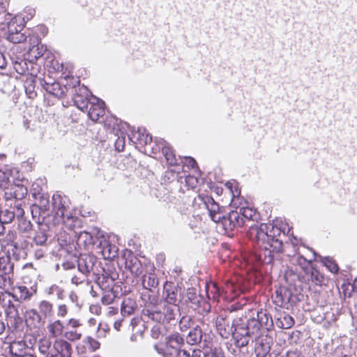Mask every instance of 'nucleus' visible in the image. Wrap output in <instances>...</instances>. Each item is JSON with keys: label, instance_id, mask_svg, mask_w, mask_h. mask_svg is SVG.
I'll use <instances>...</instances> for the list:
<instances>
[{"label": "nucleus", "instance_id": "f257e3e1", "mask_svg": "<svg viewBox=\"0 0 357 357\" xmlns=\"http://www.w3.org/2000/svg\"><path fill=\"white\" fill-rule=\"evenodd\" d=\"M238 213L245 222H254L259 218L256 210L250 207L240 208ZM245 225L249 227L247 236L253 242V250L248 257V263L271 264L274 254L280 253L283 250L281 229L265 223H252L250 225L245 223ZM282 236H284V234Z\"/></svg>", "mask_w": 357, "mask_h": 357}, {"label": "nucleus", "instance_id": "f03ea898", "mask_svg": "<svg viewBox=\"0 0 357 357\" xmlns=\"http://www.w3.org/2000/svg\"><path fill=\"white\" fill-rule=\"evenodd\" d=\"M248 310V314L233 319L231 324L222 315L218 316L215 321L220 335L225 339L232 336L238 348L248 345L252 335L259 334L262 328L272 325L267 310Z\"/></svg>", "mask_w": 357, "mask_h": 357}, {"label": "nucleus", "instance_id": "7ed1b4c3", "mask_svg": "<svg viewBox=\"0 0 357 357\" xmlns=\"http://www.w3.org/2000/svg\"><path fill=\"white\" fill-rule=\"evenodd\" d=\"M163 314L165 323L177 320L181 316L180 303L183 300V290L172 282H165L162 295Z\"/></svg>", "mask_w": 357, "mask_h": 357}, {"label": "nucleus", "instance_id": "20e7f679", "mask_svg": "<svg viewBox=\"0 0 357 357\" xmlns=\"http://www.w3.org/2000/svg\"><path fill=\"white\" fill-rule=\"evenodd\" d=\"M69 198L59 192L53 195L52 198V224L54 226L60 224L71 228L75 226L77 218L75 216L70 208Z\"/></svg>", "mask_w": 357, "mask_h": 357}, {"label": "nucleus", "instance_id": "39448f33", "mask_svg": "<svg viewBox=\"0 0 357 357\" xmlns=\"http://www.w3.org/2000/svg\"><path fill=\"white\" fill-rule=\"evenodd\" d=\"M153 291L143 290L140 293V300L143 306L142 317L155 323H165L163 310L160 307L161 301Z\"/></svg>", "mask_w": 357, "mask_h": 357}, {"label": "nucleus", "instance_id": "423d86ee", "mask_svg": "<svg viewBox=\"0 0 357 357\" xmlns=\"http://www.w3.org/2000/svg\"><path fill=\"white\" fill-rule=\"evenodd\" d=\"M49 80H51L50 77ZM39 83L47 93L56 98H62L69 89H73L79 84V80L77 77H68L61 79V82H53L39 79Z\"/></svg>", "mask_w": 357, "mask_h": 357}, {"label": "nucleus", "instance_id": "0eeeda50", "mask_svg": "<svg viewBox=\"0 0 357 357\" xmlns=\"http://www.w3.org/2000/svg\"><path fill=\"white\" fill-rule=\"evenodd\" d=\"M204 324L199 321V324L191 327V330L187 333L185 342L191 346L199 345L200 347H208L210 343V336L204 329Z\"/></svg>", "mask_w": 357, "mask_h": 357}, {"label": "nucleus", "instance_id": "6e6552de", "mask_svg": "<svg viewBox=\"0 0 357 357\" xmlns=\"http://www.w3.org/2000/svg\"><path fill=\"white\" fill-rule=\"evenodd\" d=\"M269 322L272 324L271 326L262 328L259 334L254 335L250 338L252 342H253V338L255 340V352L257 357H266L269 354L273 344V340L271 336L262 335L264 331H268L273 326V321L271 315Z\"/></svg>", "mask_w": 357, "mask_h": 357}, {"label": "nucleus", "instance_id": "1a4fd4ad", "mask_svg": "<svg viewBox=\"0 0 357 357\" xmlns=\"http://www.w3.org/2000/svg\"><path fill=\"white\" fill-rule=\"evenodd\" d=\"M101 263L93 255L81 254L77 260L78 271L89 275L92 273L98 274Z\"/></svg>", "mask_w": 357, "mask_h": 357}, {"label": "nucleus", "instance_id": "9d476101", "mask_svg": "<svg viewBox=\"0 0 357 357\" xmlns=\"http://www.w3.org/2000/svg\"><path fill=\"white\" fill-rule=\"evenodd\" d=\"M4 24L7 25L8 33L6 38L13 43H20L26 40V34L24 31V25L21 22L18 23L16 17H10L8 22Z\"/></svg>", "mask_w": 357, "mask_h": 357}, {"label": "nucleus", "instance_id": "9b49d317", "mask_svg": "<svg viewBox=\"0 0 357 357\" xmlns=\"http://www.w3.org/2000/svg\"><path fill=\"white\" fill-rule=\"evenodd\" d=\"M75 91L73 93V101L75 105L80 110L84 112L88 110L89 105L93 102V97L91 93L84 85L79 86L78 89L73 88L72 91Z\"/></svg>", "mask_w": 357, "mask_h": 357}, {"label": "nucleus", "instance_id": "f8f14e48", "mask_svg": "<svg viewBox=\"0 0 357 357\" xmlns=\"http://www.w3.org/2000/svg\"><path fill=\"white\" fill-rule=\"evenodd\" d=\"M52 224L42 222L38 225V229L36 230L31 238V247L34 248L39 246H49L51 243V235L50 228Z\"/></svg>", "mask_w": 357, "mask_h": 357}, {"label": "nucleus", "instance_id": "ddd939ff", "mask_svg": "<svg viewBox=\"0 0 357 357\" xmlns=\"http://www.w3.org/2000/svg\"><path fill=\"white\" fill-rule=\"evenodd\" d=\"M24 215V211L22 207L21 203L15 202L13 205H10L8 208L1 210L0 208V222L3 224L11 223L15 218H22Z\"/></svg>", "mask_w": 357, "mask_h": 357}, {"label": "nucleus", "instance_id": "4468645a", "mask_svg": "<svg viewBox=\"0 0 357 357\" xmlns=\"http://www.w3.org/2000/svg\"><path fill=\"white\" fill-rule=\"evenodd\" d=\"M218 223H220L227 233L234 231L237 227L245 225L243 218H241L237 211H231L227 215H224Z\"/></svg>", "mask_w": 357, "mask_h": 357}, {"label": "nucleus", "instance_id": "2eb2a0df", "mask_svg": "<svg viewBox=\"0 0 357 357\" xmlns=\"http://www.w3.org/2000/svg\"><path fill=\"white\" fill-rule=\"evenodd\" d=\"M36 202L33 204L42 212V220L43 222L52 224V213L50 211L49 197L46 194L34 192Z\"/></svg>", "mask_w": 357, "mask_h": 357}, {"label": "nucleus", "instance_id": "dca6fc26", "mask_svg": "<svg viewBox=\"0 0 357 357\" xmlns=\"http://www.w3.org/2000/svg\"><path fill=\"white\" fill-rule=\"evenodd\" d=\"M199 198L202 200L205 207L208 210L211 219L213 222L218 223L224 215L219 204L213 199L212 197L210 196H199Z\"/></svg>", "mask_w": 357, "mask_h": 357}, {"label": "nucleus", "instance_id": "f3484780", "mask_svg": "<svg viewBox=\"0 0 357 357\" xmlns=\"http://www.w3.org/2000/svg\"><path fill=\"white\" fill-rule=\"evenodd\" d=\"M291 291L286 287H280L272 296L273 303L278 307L289 309L291 306Z\"/></svg>", "mask_w": 357, "mask_h": 357}, {"label": "nucleus", "instance_id": "a211bd4d", "mask_svg": "<svg viewBox=\"0 0 357 357\" xmlns=\"http://www.w3.org/2000/svg\"><path fill=\"white\" fill-rule=\"evenodd\" d=\"M155 143L158 147L155 150L160 151L161 149L162 154L165 157V159L169 165H178V160L181 158H176L172 147L166 141L162 139L158 140L156 139Z\"/></svg>", "mask_w": 357, "mask_h": 357}, {"label": "nucleus", "instance_id": "6ab92c4d", "mask_svg": "<svg viewBox=\"0 0 357 357\" xmlns=\"http://www.w3.org/2000/svg\"><path fill=\"white\" fill-rule=\"evenodd\" d=\"M54 357H71L73 348L70 343L62 339H57L54 342Z\"/></svg>", "mask_w": 357, "mask_h": 357}, {"label": "nucleus", "instance_id": "aec40b11", "mask_svg": "<svg viewBox=\"0 0 357 357\" xmlns=\"http://www.w3.org/2000/svg\"><path fill=\"white\" fill-rule=\"evenodd\" d=\"M93 100L88 109V115L93 121H97L105 113V102L96 97H93Z\"/></svg>", "mask_w": 357, "mask_h": 357}, {"label": "nucleus", "instance_id": "412c9836", "mask_svg": "<svg viewBox=\"0 0 357 357\" xmlns=\"http://www.w3.org/2000/svg\"><path fill=\"white\" fill-rule=\"evenodd\" d=\"M128 138L132 143L141 145H148L152 142V136L142 128H139L137 131H132L131 135H128Z\"/></svg>", "mask_w": 357, "mask_h": 357}, {"label": "nucleus", "instance_id": "4be33fe9", "mask_svg": "<svg viewBox=\"0 0 357 357\" xmlns=\"http://www.w3.org/2000/svg\"><path fill=\"white\" fill-rule=\"evenodd\" d=\"M126 268H128L132 274L138 276L143 273V268L139 259L134 256L132 254H129V256L125 260Z\"/></svg>", "mask_w": 357, "mask_h": 357}, {"label": "nucleus", "instance_id": "5701e85b", "mask_svg": "<svg viewBox=\"0 0 357 357\" xmlns=\"http://www.w3.org/2000/svg\"><path fill=\"white\" fill-rule=\"evenodd\" d=\"M275 325L282 329L290 328L294 324V319L285 312H279L275 315Z\"/></svg>", "mask_w": 357, "mask_h": 357}, {"label": "nucleus", "instance_id": "b1692460", "mask_svg": "<svg viewBox=\"0 0 357 357\" xmlns=\"http://www.w3.org/2000/svg\"><path fill=\"white\" fill-rule=\"evenodd\" d=\"M13 68L20 75L30 74L33 75L36 71L33 70V63L29 64L27 57L25 59H17L13 62Z\"/></svg>", "mask_w": 357, "mask_h": 357}, {"label": "nucleus", "instance_id": "393cba45", "mask_svg": "<svg viewBox=\"0 0 357 357\" xmlns=\"http://www.w3.org/2000/svg\"><path fill=\"white\" fill-rule=\"evenodd\" d=\"M8 296L16 301L21 302L29 300L32 296V293L25 286H16L13 288V292L8 293Z\"/></svg>", "mask_w": 357, "mask_h": 357}, {"label": "nucleus", "instance_id": "a878e982", "mask_svg": "<svg viewBox=\"0 0 357 357\" xmlns=\"http://www.w3.org/2000/svg\"><path fill=\"white\" fill-rule=\"evenodd\" d=\"M38 350L42 357H54V342L47 337L39 340L38 342Z\"/></svg>", "mask_w": 357, "mask_h": 357}, {"label": "nucleus", "instance_id": "bb28decb", "mask_svg": "<svg viewBox=\"0 0 357 357\" xmlns=\"http://www.w3.org/2000/svg\"><path fill=\"white\" fill-rule=\"evenodd\" d=\"M98 247L105 259H113L117 255L118 248L105 239L100 241Z\"/></svg>", "mask_w": 357, "mask_h": 357}, {"label": "nucleus", "instance_id": "cd10ccee", "mask_svg": "<svg viewBox=\"0 0 357 357\" xmlns=\"http://www.w3.org/2000/svg\"><path fill=\"white\" fill-rule=\"evenodd\" d=\"M309 255L303 256L298 255L296 257L297 264L305 270L306 274L308 273L309 268L311 266V263L316 260L317 253L312 249H308Z\"/></svg>", "mask_w": 357, "mask_h": 357}, {"label": "nucleus", "instance_id": "c85d7f7f", "mask_svg": "<svg viewBox=\"0 0 357 357\" xmlns=\"http://www.w3.org/2000/svg\"><path fill=\"white\" fill-rule=\"evenodd\" d=\"M47 51V47L43 44H37L29 49L27 52V60L29 64L33 63L38 59L42 57Z\"/></svg>", "mask_w": 357, "mask_h": 357}, {"label": "nucleus", "instance_id": "c756f323", "mask_svg": "<svg viewBox=\"0 0 357 357\" xmlns=\"http://www.w3.org/2000/svg\"><path fill=\"white\" fill-rule=\"evenodd\" d=\"M135 301L130 298H124L121 305V313L123 317H129L134 314L137 309Z\"/></svg>", "mask_w": 357, "mask_h": 357}, {"label": "nucleus", "instance_id": "7c9ffc66", "mask_svg": "<svg viewBox=\"0 0 357 357\" xmlns=\"http://www.w3.org/2000/svg\"><path fill=\"white\" fill-rule=\"evenodd\" d=\"M186 301L191 303V307L196 310L203 301L202 296L194 288H188L186 292Z\"/></svg>", "mask_w": 357, "mask_h": 357}, {"label": "nucleus", "instance_id": "2f4dec72", "mask_svg": "<svg viewBox=\"0 0 357 357\" xmlns=\"http://www.w3.org/2000/svg\"><path fill=\"white\" fill-rule=\"evenodd\" d=\"M76 238L77 244L79 248L82 247L85 249H89L90 246L95 243L93 236L85 231H81L76 236Z\"/></svg>", "mask_w": 357, "mask_h": 357}, {"label": "nucleus", "instance_id": "473e14b6", "mask_svg": "<svg viewBox=\"0 0 357 357\" xmlns=\"http://www.w3.org/2000/svg\"><path fill=\"white\" fill-rule=\"evenodd\" d=\"M94 280L102 291H107L114 289V280L105 278L100 275V271H98V274L94 275Z\"/></svg>", "mask_w": 357, "mask_h": 357}, {"label": "nucleus", "instance_id": "72a5a7b5", "mask_svg": "<svg viewBox=\"0 0 357 357\" xmlns=\"http://www.w3.org/2000/svg\"><path fill=\"white\" fill-rule=\"evenodd\" d=\"M142 283L144 290L153 291L158 286V280L154 273H149L143 275Z\"/></svg>", "mask_w": 357, "mask_h": 357}, {"label": "nucleus", "instance_id": "f704fd0d", "mask_svg": "<svg viewBox=\"0 0 357 357\" xmlns=\"http://www.w3.org/2000/svg\"><path fill=\"white\" fill-rule=\"evenodd\" d=\"M199 324V321L195 320L190 316H183L178 323L179 330L182 333H188L191 330V327L196 326Z\"/></svg>", "mask_w": 357, "mask_h": 357}, {"label": "nucleus", "instance_id": "c9c22d12", "mask_svg": "<svg viewBox=\"0 0 357 357\" xmlns=\"http://www.w3.org/2000/svg\"><path fill=\"white\" fill-rule=\"evenodd\" d=\"M33 321V327L40 328L45 322V318L36 310L32 309L28 312L27 321Z\"/></svg>", "mask_w": 357, "mask_h": 357}, {"label": "nucleus", "instance_id": "e433bc0d", "mask_svg": "<svg viewBox=\"0 0 357 357\" xmlns=\"http://www.w3.org/2000/svg\"><path fill=\"white\" fill-rule=\"evenodd\" d=\"M39 79L36 76L31 75L30 77L27 78L24 82V89L26 95L30 98H33L36 96V92L35 91V84L37 81L39 82Z\"/></svg>", "mask_w": 357, "mask_h": 357}, {"label": "nucleus", "instance_id": "4c0bfd02", "mask_svg": "<svg viewBox=\"0 0 357 357\" xmlns=\"http://www.w3.org/2000/svg\"><path fill=\"white\" fill-rule=\"evenodd\" d=\"M10 189L11 190L10 195L17 199L15 202H18L19 203H20V200L22 199L27 194L26 188L22 184H12Z\"/></svg>", "mask_w": 357, "mask_h": 357}, {"label": "nucleus", "instance_id": "58836bf2", "mask_svg": "<svg viewBox=\"0 0 357 357\" xmlns=\"http://www.w3.org/2000/svg\"><path fill=\"white\" fill-rule=\"evenodd\" d=\"M38 310L40 314L45 318L51 317L53 314V305L50 301L43 300L38 304Z\"/></svg>", "mask_w": 357, "mask_h": 357}, {"label": "nucleus", "instance_id": "ea45409f", "mask_svg": "<svg viewBox=\"0 0 357 357\" xmlns=\"http://www.w3.org/2000/svg\"><path fill=\"white\" fill-rule=\"evenodd\" d=\"M14 263L9 257H0V271L2 274L13 275Z\"/></svg>", "mask_w": 357, "mask_h": 357}, {"label": "nucleus", "instance_id": "a19ab883", "mask_svg": "<svg viewBox=\"0 0 357 357\" xmlns=\"http://www.w3.org/2000/svg\"><path fill=\"white\" fill-rule=\"evenodd\" d=\"M168 344L172 350L175 349L179 348L181 345L184 344L185 341V338H184L181 334L176 332L172 335H170L167 337Z\"/></svg>", "mask_w": 357, "mask_h": 357}, {"label": "nucleus", "instance_id": "79ce46f5", "mask_svg": "<svg viewBox=\"0 0 357 357\" xmlns=\"http://www.w3.org/2000/svg\"><path fill=\"white\" fill-rule=\"evenodd\" d=\"M308 280H310L316 285L321 286L324 280V276L317 268L310 266L308 270Z\"/></svg>", "mask_w": 357, "mask_h": 357}, {"label": "nucleus", "instance_id": "37998d69", "mask_svg": "<svg viewBox=\"0 0 357 357\" xmlns=\"http://www.w3.org/2000/svg\"><path fill=\"white\" fill-rule=\"evenodd\" d=\"M100 271V275L116 281L119 278V273L116 271L115 267L112 265H105L104 267L99 266Z\"/></svg>", "mask_w": 357, "mask_h": 357}, {"label": "nucleus", "instance_id": "c03bdc74", "mask_svg": "<svg viewBox=\"0 0 357 357\" xmlns=\"http://www.w3.org/2000/svg\"><path fill=\"white\" fill-rule=\"evenodd\" d=\"M26 342L22 340L13 341L9 346L10 352L15 356L22 355L24 349L26 348Z\"/></svg>", "mask_w": 357, "mask_h": 357}, {"label": "nucleus", "instance_id": "a18cd8bd", "mask_svg": "<svg viewBox=\"0 0 357 357\" xmlns=\"http://www.w3.org/2000/svg\"><path fill=\"white\" fill-rule=\"evenodd\" d=\"M9 0H0V24H4L10 20L12 15L7 12Z\"/></svg>", "mask_w": 357, "mask_h": 357}, {"label": "nucleus", "instance_id": "49530a36", "mask_svg": "<svg viewBox=\"0 0 357 357\" xmlns=\"http://www.w3.org/2000/svg\"><path fill=\"white\" fill-rule=\"evenodd\" d=\"M48 331L53 337H58L63 333L64 326L61 321L56 320L49 324Z\"/></svg>", "mask_w": 357, "mask_h": 357}, {"label": "nucleus", "instance_id": "de8ad7c7", "mask_svg": "<svg viewBox=\"0 0 357 357\" xmlns=\"http://www.w3.org/2000/svg\"><path fill=\"white\" fill-rule=\"evenodd\" d=\"M12 186L11 175L8 171L0 170V188L9 190Z\"/></svg>", "mask_w": 357, "mask_h": 357}, {"label": "nucleus", "instance_id": "09e8293b", "mask_svg": "<svg viewBox=\"0 0 357 357\" xmlns=\"http://www.w3.org/2000/svg\"><path fill=\"white\" fill-rule=\"evenodd\" d=\"M167 323H157L153 326L151 330V336L153 339H158L160 335H164L166 333L165 324Z\"/></svg>", "mask_w": 357, "mask_h": 357}, {"label": "nucleus", "instance_id": "8fccbe9b", "mask_svg": "<svg viewBox=\"0 0 357 357\" xmlns=\"http://www.w3.org/2000/svg\"><path fill=\"white\" fill-rule=\"evenodd\" d=\"M117 295L118 292L114 289L102 291V296L101 298L102 303L104 305L111 304L117 297Z\"/></svg>", "mask_w": 357, "mask_h": 357}, {"label": "nucleus", "instance_id": "3c124183", "mask_svg": "<svg viewBox=\"0 0 357 357\" xmlns=\"http://www.w3.org/2000/svg\"><path fill=\"white\" fill-rule=\"evenodd\" d=\"M6 314L10 319L16 320L19 318V312L17 306L15 305L10 299L8 301L7 307L6 309Z\"/></svg>", "mask_w": 357, "mask_h": 357}, {"label": "nucleus", "instance_id": "603ef678", "mask_svg": "<svg viewBox=\"0 0 357 357\" xmlns=\"http://www.w3.org/2000/svg\"><path fill=\"white\" fill-rule=\"evenodd\" d=\"M48 295H56L59 300H63L64 298V290L56 284H52L46 289Z\"/></svg>", "mask_w": 357, "mask_h": 357}, {"label": "nucleus", "instance_id": "864d4df0", "mask_svg": "<svg viewBox=\"0 0 357 357\" xmlns=\"http://www.w3.org/2000/svg\"><path fill=\"white\" fill-rule=\"evenodd\" d=\"M323 264L331 272L337 273L339 268L337 264L329 257H321Z\"/></svg>", "mask_w": 357, "mask_h": 357}, {"label": "nucleus", "instance_id": "5fc2aeb1", "mask_svg": "<svg viewBox=\"0 0 357 357\" xmlns=\"http://www.w3.org/2000/svg\"><path fill=\"white\" fill-rule=\"evenodd\" d=\"M224 290L220 287L216 283L212 284L211 289L208 291V296L211 298V295L214 300L218 301L220 297L222 296Z\"/></svg>", "mask_w": 357, "mask_h": 357}, {"label": "nucleus", "instance_id": "6e6d98bb", "mask_svg": "<svg viewBox=\"0 0 357 357\" xmlns=\"http://www.w3.org/2000/svg\"><path fill=\"white\" fill-rule=\"evenodd\" d=\"M18 227L22 232H28L31 230L33 225L30 220L24 218V215L22 218H17Z\"/></svg>", "mask_w": 357, "mask_h": 357}, {"label": "nucleus", "instance_id": "4d7b16f0", "mask_svg": "<svg viewBox=\"0 0 357 357\" xmlns=\"http://www.w3.org/2000/svg\"><path fill=\"white\" fill-rule=\"evenodd\" d=\"M88 276L89 275L87 274L80 273L78 271V273L75 274L73 276H72L70 280L71 283L77 286L83 284L88 280Z\"/></svg>", "mask_w": 357, "mask_h": 357}, {"label": "nucleus", "instance_id": "13d9d810", "mask_svg": "<svg viewBox=\"0 0 357 357\" xmlns=\"http://www.w3.org/2000/svg\"><path fill=\"white\" fill-rule=\"evenodd\" d=\"M33 249L34 257L37 259H40L47 255L49 246L35 247Z\"/></svg>", "mask_w": 357, "mask_h": 357}, {"label": "nucleus", "instance_id": "bf43d9fd", "mask_svg": "<svg viewBox=\"0 0 357 357\" xmlns=\"http://www.w3.org/2000/svg\"><path fill=\"white\" fill-rule=\"evenodd\" d=\"M81 333H78L76 329L72 328L64 333L63 337L70 341H76L81 338Z\"/></svg>", "mask_w": 357, "mask_h": 357}, {"label": "nucleus", "instance_id": "052dcab7", "mask_svg": "<svg viewBox=\"0 0 357 357\" xmlns=\"http://www.w3.org/2000/svg\"><path fill=\"white\" fill-rule=\"evenodd\" d=\"M13 282L11 275L0 274V288L6 289L11 286Z\"/></svg>", "mask_w": 357, "mask_h": 357}, {"label": "nucleus", "instance_id": "680f3d73", "mask_svg": "<svg viewBox=\"0 0 357 357\" xmlns=\"http://www.w3.org/2000/svg\"><path fill=\"white\" fill-rule=\"evenodd\" d=\"M31 212L33 218L36 219L37 218L36 222L38 225H40L42 222H43L42 220V212L37 207V206H35L34 204L31 206Z\"/></svg>", "mask_w": 357, "mask_h": 357}, {"label": "nucleus", "instance_id": "e2e57ef3", "mask_svg": "<svg viewBox=\"0 0 357 357\" xmlns=\"http://www.w3.org/2000/svg\"><path fill=\"white\" fill-rule=\"evenodd\" d=\"M85 342L89 346V349L92 351H95L98 349L100 346L98 341L89 336L86 338Z\"/></svg>", "mask_w": 357, "mask_h": 357}, {"label": "nucleus", "instance_id": "0e129e2a", "mask_svg": "<svg viewBox=\"0 0 357 357\" xmlns=\"http://www.w3.org/2000/svg\"><path fill=\"white\" fill-rule=\"evenodd\" d=\"M109 330V327L107 324L100 323L97 330L98 337H105Z\"/></svg>", "mask_w": 357, "mask_h": 357}, {"label": "nucleus", "instance_id": "69168bd1", "mask_svg": "<svg viewBox=\"0 0 357 357\" xmlns=\"http://www.w3.org/2000/svg\"><path fill=\"white\" fill-rule=\"evenodd\" d=\"M173 351L175 354V357H190V352L185 349L177 348L173 350Z\"/></svg>", "mask_w": 357, "mask_h": 357}, {"label": "nucleus", "instance_id": "338daca9", "mask_svg": "<svg viewBox=\"0 0 357 357\" xmlns=\"http://www.w3.org/2000/svg\"><path fill=\"white\" fill-rule=\"evenodd\" d=\"M68 313V307L65 304H61L58 306L57 316L64 317Z\"/></svg>", "mask_w": 357, "mask_h": 357}, {"label": "nucleus", "instance_id": "774afa93", "mask_svg": "<svg viewBox=\"0 0 357 357\" xmlns=\"http://www.w3.org/2000/svg\"><path fill=\"white\" fill-rule=\"evenodd\" d=\"M285 357H304L302 352L298 349L289 350L286 353Z\"/></svg>", "mask_w": 357, "mask_h": 357}]
</instances>
